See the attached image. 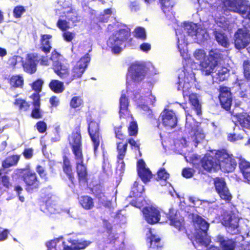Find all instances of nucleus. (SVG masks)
<instances>
[{
	"label": "nucleus",
	"mask_w": 250,
	"mask_h": 250,
	"mask_svg": "<svg viewBox=\"0 0 250 250\" xmlns=\"http://www.w3.org/2000/svg\"><path fill=\"white\" fill-rule=\"evenodd\" d=\"M91 58L88 53L85 54L76 63L70 70L69 67L58 61H54L52 68L59 78L66 85L75 80L81 78L84 73Z\"/></svg>",
	"instance_id": "obj_1"
},
{
	"label": "nucleus",
	"mask_w": 250,
	"mask_h": 250,
	"mask_svg": "<svg viewBox=\"0 0 250 250\" xmlns=\"http://www.w3.org/2000/svg\"><path fill=\"white\" fill-rule=\"evenodd\" d=\"M206 53L204 49H196L194 52L195 58L200 61V70L203 74L208 76L214 72L215 68L218 65L222 58L221 51L217 49H212L208 55L206 57Z\"/></svg>",
	"instance_id": "obj_2"
},
{
	"label": "nucleus",
	"mask_w": 250,
	"mask_h": 250,
	"mask_svg": "<svg viewBox=\"0 0 250 250\" xmlns=\"http://www.w3.org/2000/svg\"><path fill=\"white\" fill-rule=\"evenodd\" d=\"M192 168L200 171L203 168L207 172L215 171L219 168V159L220 157H185Z\"/></svg>",
	"instance_id": "obj_3"
},
{
	"label": "nucleus",
	"mask_w": 250,
	"mask_h": 250,
	"mask_svg": "<svg viewBox=\"0 0 250 250\" xmlns=\"http://www.w3.org/2000/svg\"><path fill=\"white\" fill-rule=\"evenodd\" d=\"M130 36V29L128 27L119 29L109 37L107 45L114 54H119L122 51L121 46L128 40Z\"/></svg>",
	"instance_id": "obj_4"
},
{
	"label": "nucleus",
	"mask_w": 250,
	"mask_h": 250,
	"mask_svg": "<svg viewBox=\"0 0 250 250\" xmlns=\"http://www.w3.org/2000/svg\"><path fill=\"white\" fill-rule=\"evenodd\" d=\"M21 179L25 183V189L28 193H32L40 187L41 182L36 173L30 169H24L21 172Z\"/></svg>",
	"instance_id": "obj_5"
},
{
	"label": "nucleus",
	"mask_w": 250,
	"mask_h": 250,
	"mask_svg": "<svg viewBox=\"0 0 250 250\" xmlns=\"http://www.w3.org/2000/svg\"><path fill=\"white\" fill-rule=\"evenodd\" d=\"M127 71V77H130L134 82L139 83L146 78L147 68L145 64L136 62L130 64Z\"/></svg>",
	"instance_id": "obj_6"
},
{
	"label": "nucleus",
	"mask_w": 250,
	"mask_h": 250,
	"mask_svg": "<svg viewBox=\"0 0 250 250\" xmlns=\"http://www.w3.org/2000/svg\"><path fill=\"white\" fill-rule=\"evenodd\" d=\"M213 184L215 191L221 200H224L226 203H230L232 196L227 185L224 178L215 177L213 179Z\"/></svg>",
	"instance_id": "obj_7"
},
{
	"label": "nucleus",
	"mask_w": 250,
	"mask_h": 250,
	"mask_svg": "<svg viewBox=\"0 0 250 250\" xmlns=\"http://www.w3.org/2000/svg\"><path fill=\"white\" fill-rule=\"evenodd\" d=\"M223 2L224 6L229 11L239 14L242 17L245 15L250 16V5L244 4L243 1H238L237 0H224Z\"/></svg>",
	"instance_id": "obj_8"
},
{
	"label": "nucleus",
	"mask_w": 250,
	"mask_h": 250,
	"mask_svg": "<svg viewBox=\"0 0 250 250\" xmlns=\"http://www.w3.org/2000/svg\"><path fill=\"white\" fill-rule=\"evenodd\" d=\"M186 127L189 132L193 133L196 143L204 139L205 135L203 129L199 126V123L195 122L192 118V116L188 113L186 114Z\"/></svg>",
	"instance_id": "obj_9"
},
{
	"label": "nucleus",
	"mask_w": 250,
	"mask_h": 250,
	"mask_svg": "<svg viewBox=\"0 0 250 250\" xmlns=\"http://www.w3.org/2000/svg\"><path fill=\"white\" fill-rule=\"evenodd\" d=\"M218 90L219 93L218 98L221 107L227 111H230L232 103L230 88L221 85L219 86Z\"/></svg>",
	"instance_id": "obj_10"
},
{
	"label": "nucleus",
	"mask_w": 250,
	"mask_h": 250,
	"mask_svg": "<svg viewBox=\"0 0 250 250\" xmlns=\"http://www.w3.org/2000/svg\"><path fill=\"white\" fill-rule=\"evenodd\" d=\"M239 218L232 212H225L223 215L222 224L231 235L238 233Z\"/></svg>",
	"instance_id": "obj_11"
},
{
	"label": "nucleus",
	"mask_w": 250,
	"mask_h": 250,
	"mask_svg": "<svg viewBox=\"0 0 250 250\" xmlns=\"http://www.w3.org/2000/svg\"><path fill=\"white\" fill-rule=\"evenodd\" d=\"M69 144L75 156H83L82 136L80 125L76 127L75 131L72 132L69 140Z\"/></svg>",
	"instance_id": "obj_12"
},
{
	"label": "nucleus",
	"mask_w": 250,
	"mask_h": 250,
	"mask_svg": "<svg viewBox=\"0 0 250 250\" xmlns=\"http://www.w3.org/2000/svg\"><path fill=\"white\" fill-rule=\"evenodd\" d=\"M250 43V34L248 30L242 28L237 30L234 35V44L235 48L241 50Z\"/></svg>",
	"instance_id": "obj_13"
},
{
	"label": "nucleus",
	"mask_w": 250,
	"mask_h": 250,
	"mask_svg": "<svg viewBox=\"0 0 250 250\" xmlns=\"http://www.w3.org/2000/svg\"><path fill=\"white\" fill-rule=\"evenodd\" d=\"M142 212L144 219L150 225L155 224L160 220V211L157 208L153 206L150 205L143 208Z\"/></svg>",
	"instance_id": "obj_14"
},
{
	"label": "nucleus",
	"mask_w": 250,
	"mask_h": 250,
	"mask_svg": "<svg viewBox=\"0 0 250 250\" xmlns=\"http://www.w3.org/2000/svg\"><path fill=\"white\" fill-rule=\"evenodd\" d=\"M88 132L93 143L95 155L97 156L98 155L97 150L100 146V139L101 137L99 123L95 121H91L88 123Z\"/></svg>",
	"instance_id": "obj_15"
},
{
	"label": "nucleus",
	"mask_w": 250,
	"mask_h": 250,
	"mask_svg": "<svg viewBox=\"0 0 250 250\" xmlns=\"http://www.w3.org/2000/svg\"><path fill=\"white\" fill-rule=\"evenodd\" d=\"M38 62V54L28 53L26 55L25 60L22 61V66L24 71L30 74H33L37 71Z\"/></svg>",
	"instance_id": "obj_16"
},
{
	"label": "nucleus",
	"mask_w": 250,
	"mask_h": 250,
	"mask_svg": "<svg viewBox=\"0 0 250 250\" xmlns=\"http://www.w3.org/2000/svg\"><path fill=\"white\" fill-rule=\"evenodd\" d=\"M29 98L32 100L31 104L32 109L30 116L35 119H41L43 117V112L41 108V96L38 94H32Z\"/></svg>",
	"instance_id": "obj_17"
},
{
	"label": "nucleus",
	"mask_w": 250,
	"mask_h": 250,
	"mask_svg": "<svg viewBox=\"0 0 250 250\" xmlns=\"http://www.w3.org/2000/svg\"><path fill=\"white\" fill-rule=\"evenodd\" d=\"M162 122L166 128L172 129L177 126L178 121L172 110L165 109L162 115Z\"/></svg>",
	"instance_id": "obj_18"
},
{
	"label": "nucleus",
	"mask_w": 250,
	"mask_h": 250,
	"mask_svg": "<svg viewBox=\"0 0 250 250\" xmlns=\"http://www.w3.org/2000/svg\"><path fill=\"white\" fill-rule=\"evenodd\" d=\"M137 173L142 181L145 184L149 182L152 178V174L149 168L146 167V164L143 159L137 162Z\"/></svg>",
	"instance_id": "obj_19"
},
{
	"label": "nucleus",
	"mask_w": 250,
	"mask_h": 250,
	"mask_svg": "<svg viewBox=\"0 0 250 250\" xmlns=\"http://www.w3.org/2000/svg\"><path fill=\"white\" fill-rule=\"evenodd\" d=\"M167 215L168 219L170 221L169 224L171 226H173L179 231L183 232V233L187 232L184 219H178L173 210H169Z\"/></svg>",
	"instance_id": "obj_20"
},
{
	"label": "nucleus",
	"mask_w": 250,
	"mask_h": 250,
	"mask_svg": "<svg viewBox=\"0 0 250 250\" xmlns=\"http://www.w3.org/2000/svg\"><path fill=\"white\" fill-rule=\"evenodd\" d=\"M222 160L219 159V167L224 172H233L237 166V162L233 157H222Z\"/></svg>",
	"instance_id": "obj_21"
},
{
	"label": "nucleus",
	"mask_w": 250,
	"mask_h": 250,
	"mask_svg": "<svg viewBox=\"0 0 250 250\" xmlns=\"http://www.w3.org/2000/svg\"><path fill=\"white\" fill-rule=\"evenodd\" d=\"M67 250H80L85 249L90 244L88 241H82L75 237H70L66 241Z\"/></svg>",
	"instance_id": "obj_22"
},
{
	"label": "nucleus",
	"mask_w": 250,
	"mask_h": 250,
	"mask_svg": "<svg viewBox=\"0 0 250 250\" xmlns=\"http://www.w3.org/2000/svg\"><path fill=\"white\" fill-rule=\"evenodd\" d=\"M77 159L78 161L76 166V171L79 182L80 183H87L88 174L86 167L83 164V157H77Z\"/></svg>",
	"instance_id": "obj_23"
},
{
	"label": "nucleus",
	"mask_w": 250,
	"mask_h": 250,
	"mask_svg": "<svg viewBox=\"0 0 250 250\" xmlns=\"http://www.w3.org/2000/svg\"><path fill=\"white\" fill-rule=\"evenodd\" d=\"M210 240L208 238L207 232L196 231L192 240V243L195 248L199 246L207 247L210 243Z\"/></svg>",
	"instance_id": "obj_24"
},
{
	"label": "nucleus",
	"mask_w": 250,
	"mask_h": 250,
	"mask_svg": "<svg viewBox=\"0 0 250 250\" xmlns=\"http://www.w3.org/2000/svg\"><path fill=\"white\" fill-rule=\"evenodd\" d=\"M161 8L166 16L171 19L174 17L173 8L175 4L174 0H159Z\"/></svg>",
	"instance_id": "obj_25"
},
{
	"label": "nucleus",
	"mask_w": 250,
	"mask_h": 250,
	"mask_svg": "<svg viewBox=\"0 0 250 250\" xmlns=\"http://www.w3.org/2000/svg\"><path fill=\"white\" fill-rule=\"evenodd\" d=\"M52 36L50 34H43L41 36L40 40V49L45 54H48L52 48L51 39Z\"/></svg>",
	"instance_id": "obj_26"
},
{
	"label": "nucleus",
	"mask_w": 250,
	"mask_h": 250,
	"mask_svg": "<svg viewBox=\"0 0 250 250\" xmlns=\"http://www.w3.org/2000/svg\"><path fill=\"white\" fill-rule=\"evenodd\" d=\"M148 232L149 235L146 237V241L149 244V247L154 250H161L163 247V244L161 242V238L153 234L150 229L148 230Z\"/></svg>",
	"instance_id": "obj_27"
},
{
	"label": "nucleus",
	"mask_w": 250,
	"mask_h": 250,
	"mask_svg": "<svg viewBox=\"0 0 250 250\" xmlns=\"http://www.w3.org/2000/svg\"><path fill=\"white\" fill-rule=\"evenodd\" d=\"M48 250H67L66 242L62 238H57L46 244Z\"/></svg>",
	"instance_id": "obj_28"
},
{
	"label": "nucleus",
	"mask_w": 250,
	"mask_h": 250,
	"mask_svg": "<svg viewBox=\"0 0 250 250\" xmlns=\"http://www.w3.org/2000/svg\"><path fill=\"white\" fill-rule=\"evenodd\" d=\"M238 166L244 178L250 183V162L243 157H240Z\"/></svg>",
	"instance_id": "obj_29"
},
{
	"label": "nucleus",
	"mask_w": 250,
	"mask_h": 250,
	"mask_svg": "<svg viewBox=\"0 0 250 250\" xmlns=\"http://www.w3.org/2000/svg\"><path fill=\"white\" fill-rule=\"evenodd\" d=\"M193 223L196 231L200 232H207L208 229L209 224L201 216L196 215L193 218Z\"/></svg>",
	"instance_id": "obj_30"
},
{
	"label": "nucleus",
	"mask_w": 250,
	"mask_h": 250,
	"mask_svg": "<svg viewBox=\"0 0 250 250\" xmlns=\"http://www.w3.org/2000/svg\"><path fill=\"white\" fill-rule=\"evenodd\" d=\"M178 83V90L182 91L184 98L192 93L191 87L192 83L188 81V77H185L184 80L182 81H179Z\"/></svg>",
	"instance_id": "obj_31"
},
{
	"label": "nucleus",
	"mask_w": 250,
	"mask_h": 250,
	"mask_svg": "<svg viewBox=\"0 0 250 250\" xmlns=\"http://www.w3.org/2000/svg\"><path fill=\"white\" fill-rule=\"evenodd\" d=\"M129 100L125 93H122L119 99V114L120 117H124V115L129 112Z\"/></svg>",
	"instance_id": "obj_32"
},
{
	"label": "nucleus",
	"mask_w": 250,
	"mask_h": 250,
	"mask_svg": "<svg viewBox=\"0 0 250 250\" xmlns=\"http://www.w3.org/2000/svg\"><path fill=\"white\" fill-rule=\"evenodd\" d=\"M236 122L242 128L250 130V115L247 113L237 114L234 116Z\"/></svg>",
	"instance_id": "obj_33"
},
{
	"label": "nucleus",
	"mask_w": 250,
	"mask_h": 250,
	"mask_svg": "<svg viewBox=\"0 0 250 250\" xmlns=\"http://www.w3.org/2000/svg\"><path fill=\"white\" fill-rule=\"evenodd\" d=\"M63 170L71 182V185H69V186L73 188L74 187L75 182L74 174L72 172L71 166L67 157H63Z\"/></svg>",
	"instance_id": "obj_34"
},
{
	"label": "nucleus",
	"mask_w": 250,
	"mask_h": 250,
	"mask_svg": "<svg viewBox=\"0 0 250 250\" xmlns=\"http://www.w3.org/2000/svg\"><path fill=\"white\" fill-rule=\"evenodd\" d=\"M79 203L85 210L91 209L94 207V199L88 195L81 196L79 199Z\"/></svg>",
	"instance_id": "obj_35"
},
{
	"label": "nucleus",
	"mask_w": 250,
	"mask_h": 250,
	"mask_svg": "<svg viewBox=\"0 0 250 250\" xmlns=\"http://www.w3.org/2000/svg\"><path fill=\"white\" fill-rule=\"evenodd\" d=\"M64 81H60L58 80H52L48 84L49 88L55 93H62L65 89Z\"/></svg>",
	"instance_id": "obj_36"
},
{
	"label": "nucleus",
	"mask_w": 250,
	"mask_h": 250,
	"mask_svg": "<svg viewBox=\"0 0 250 250\" xmlns=\"http://www.w3.org/2000/svg\"><path fill=\"white\" fill-rule=\"evenodd\" d=\"M218 242L223 250H234L235 242L232 239L225 238L223 236L218 238Z\"/></svg>",
	"instance_id": "obj_37"
},
{
	"label": "nucleus",
	"mask_w": 250,
	"mask_h": 250,
	"mask_svg": "<svg viewBox=\"0 0 250 250\" xmlns=\"http://www.w3.org/2000/svg\"><path fill=\"white\" fill-rule=\"evenodd\" d=\"M186 97L188 98L189 102L192 106V108L196 111L198 115L201 114V105L196 94L191 93Z\"/></svg>",
	"instance_id": "obj_38"
},
{
	"label": "nucleus",
	"mask_w": 250,
	"mask_h": 250,
	"mask_svg": "<svg viewBox=\"0 0 250 250\" xmlns=\"http://www.w3.org/2000/svg\"><path fill=\"white\" fill-rule=\"evenodd\" d=\"M42 210L45 213L52 214L56 212V205L51 198H48L41 206Z\"/></svg>",
	"instance_id": "obj_39"
},
{
	"label": "nucleus",
	"mask_w": 250,
	"mask_h": 250,
	"mask_svg": "<svg viewBox=\"0 0 250 250\" xmlns=\"http://www.w3.org/2000/svg\"><path fill=\"white\" fill-rule=\"evenodd\" d=\"M14 104L18 106L19 110L21 111H28L31 105V104L24 99L18 98L15 99Z\"/></svg>",
	"instance_id": "obj_40"
},
{
	"label": "nucleus",
	"mask_w": 250,
	"mask_h": 250,
	"mask_svg": "<svg viewBox=\"0 0 250 250\" xmlns=\"http://www.w3.org/2000/svg\"><path fill=\"white\" fill-rule=\"evenodd\" d=\"M214 35L216 40L220 45L225 47H227L229 45L228 38L224 33L218 31H215Z\"/></svg>",
	"instance_id": "obj_41"
},
{
	"label": "nucleus",
	"mask_w": 250,
	"mask_h": 250,
	"mask_svg": "<svg viewBox=\"0 0 250 250\" xmlns=\"http://www.w3.org/2000/svg\"><path fill=\"white\" fill-rule=\"evenodd\" d=\"M84 102L81 96L73 97L69 102V105L71 108L79 109L83 107Z\"/></svg>",
	"instance_id": "obj_42"
},
{
	"label": "nucleus",
	"mask_w": 250,
	"mask_h": 250,
	"mask_svg": "<svg viewBox=\"0 0 250 250\" xmlns=\"http://www.w3.org/2000/svg\"><path fill=\"white\" fill-rule=\"evenodd\" d=\"M187 27L188 35L191 36H194L197 38L199 36V31L203 30L202 28L198 26L197 24H190Z\"/></svg>",
	"instance_id": "obj_43"
},
{
	"label": "nucleus",
	"mask_w": 250,
	"mask_h": 250,
	"mask_svg": "<svg viewBox=\"0 0 250 250\" xmlns=\"http://www.w3.org/2000/svg\"><path fill=\"white\" fill-rule=\"evenodd\" d=\"M9 83L14 87H21L23 84V79L20 75H13L9 79Z\"/></svg>",
	"instance_id": "obj_44"
},
{
	"label": "nucleus",
	"mask_w": 250,
	"mask_h": 250,
	"mask_svg": "<svg viewBox=\"0 0 250 250\" xmlns=\"http://www.w3.org/2000/svg\"><path fill=\"white\" fill-rule=\"evenodd\" d=\"M43 84V81L41 79H38L30 84L32 89L35 91V93L33 94H38L39 95H40V93L42 90Z\"/></svg>",
	"instance_id": "obj_45"
},
{
	"label": "nucleus",
	"mask_w": 250,
	"mask_h": 250,
	"mask_svg": "<svg viewBox=\"0 0 250 250\" xmlns=\"http://www.w3.org/2000/svg\"><path fill=\"white\" fill-rule=\"evenodd\" d=\"M20 157H6L2 162V167L4 168H9L10 167L17 165Z\"/></svg>",
	"instance_id": "obj_46"
},
{
	"label": "nucleus",
	"mask_w": 250,
	"mask_h": 250,
	"mask_svg": "<svg viewBox=\"0 0 250 250\" xmlns=\"http://www.w3.org/2000/svg\"><path fill=\"white\" fill-rule=\"evenodd\" d=\"M134 36L138 39L145 40L146 38V32L145 29L142 27L136 28L134 31Z\"/></svg>",
	"instance_id": "obj_47"
},
{
	"label": "nucleus",
	"mask_w": 250,
	"mask_h": 250,
	"mask_svg": "<svg viewBox=\"0 0 250 250\" xmlns=\"http://www.w3.org/2000/svg\"><path fill=\"white\" fill-rule=\"evenodd\" d=\"M128 132L129 136H136L138 134V125L136 121H131L128 127Z\"/></svg>",
	"instance_id": "obj_48"
},
{
	"label": "nucleus",
	"mask_w": 250,
	"mask_h": 250,
	"mask_svg": "<svg viewBox=\"0 0 250 250\" xmlns=\"http://www.w3.org/2000/svg\"><path fill=\"white\" fill-rule=\"evenodd\" d=\"M26 11L25 8L22 5H18L13 9V16L16 19L21 18L22 14Z\"/></svg>",
	"instance_id": "obj_49"
},
{
	"label": "nucleus",
	"mask_w": 250,
	"mask_h": 250,
	"mask_svg": "<svg viewBox=\"0 0 250 250\" xmlns=\"http://www.w3.org/2000/svg\"><path fill=\"white\" fill-rule=\"evenodd\" d=\"M127 143L130 144L132 149L138 152V153H136V155L142 156V153L140 150V144L139 142L136 141L133 138H130L128 140Z\"/></svg>",
	"instance_id": "obj_50"
},
{
	"label": "nucleus",
	"mask_w": 250,
	"mask_h": 250,
	"mask_svg": "<svg viewBox=\"0 0 250 250\" xmlns=\"http://www.w3.org/2000/svg\"><path fill=\"white\" fill-rule=\"evenodd\" d=\"M158 180H163L165 182L169 177V174L164 168H161L157 171Z\"/></svg>",
	"instance_id": "obj_51"
},
{
	"label": "nucleus",
	"mask_w": 250,
	"mask_h": 250,
	"mask_svg": "<svg viewBox=\"0 0 250 250\" xmlns=\"http://www.w3.org/2000/svg\"><path fill=\"white\" fill-rule=\"evenodd\" d=\"M2 175V169H0V183H1L3 187L8 189L11 186L12 184L10 182V179L8 176Z\"/></svg>",
	"instance_id": "obj_52"
},
{
	"label": "nucleus",
	"mask_w": 250,
	"mask_h": 250,
	"mask_svg": "<svg viewBox=\"0 0 250 250\" xmlns=\"http://www.w3.org/2000/svg\"><path fill=\"white\" fill-rule=\"evenodd\" d=\"M145 190L144 186L140 184L138 182L135 181L132 187V191L134 195H137L138 193H142Z\"/></svg>",
	"instance_id": "obj_53"
},
{
	"label": "nucleus",
	"mask_w": 250,
	"mask_h": 250,
	"mask_svg": "<svg viewBox=\"0 0 250 250\" xmlns=\"http://www.w3.org/2000/svg\"><path fill=\"white\" fill-rule=\"evenodd\" d=\"M127 147V143L123 144L118 143L117 145V149L118 152V156H124L126 153Z\"/></svg>",
	"instance_id": "obj_54"
},
{
	"label": "nucleus",
	"mask_w": 250,
	"mask_h": 250,
	"mask_svg": "<svg viewBox=\"0 0 250 250\" xmlns=\"http://www.w3.org/2000/svg\"><path fill=\"white\" fill-rule=\"evenodd\" d=\"M244 75L245 78L250 80V61H245L243 62Z\"/></svg>",
	"instance_id": "obj_55"
},
{
	"label": "nucleus",
	"mask_w": 250,
	"mask_h": 250,
	"mask_svg": "<svg viewBox=\"0 0 250 250\" xmlns=\"http://www.w3.org/2000/svg\"><path fill=\"white\" fill-rule=\"evenodd\" d=\"M57 27L62 31H66L69 28V23L66 20L59 19L57 22Z\"/></svg>",
	"instance_id": "obj_56"
},
{
	"label": "nucleus",
	"mask_w": 250,
	"mask_h": 250,
	"mask_svg": "<svg viewBox=\"0 0 250 250\" xmlns=\"http://www.w3.org/2000/svg\"><path fill=\"white\" fill-rule=\"evenodd\" d=\"M194 168H184L182 170V175L186 178H190L194 175Z\"/></svg>",
	"instance_id": "obj_57"
},
{
	"label": "nucleus",
	"mask_w": 250,
	"mask_h": 250,
	"mask_svg": "<svg viewBox=\"0 0 250 250\" xmlns=\"http://www.w3.org/2000/svg\"><path fill=\"white\" fill-rule=\"evenodd\" d=\"M36 171L42 179H44L45 181L48 180L47 172L41 166L38 165L37 166Z\"/></svg>",
	"instance_id": "obj_58"
},
{
	"label": "nucleus",
	"mask_w": 250,
	"mask_h": 250,
	"mask_svg": "<svg viewBox=\"0 0 250 250\" xmlns=\"http://www.w3.org/2000/svg\"><path fill=\"white\" fill-rule=\"evenodd\" d=\"M36 128L41 133H44L47 130V125L43 121H38L36 124Z\"/></svg>",
	"instance_id": "obj_59"
},
{
	"label": "nucleus",
	"mask_w": 250,
	"mask_h": 250,
	"mask_svg": "<svg viewBox=\"0 0 250 250\" xmlns=\"http://www.w3.org/2000/svg\"><path fill=\"white\" fill-rule=\"evenodd\" d=\"M114 133L116 135V137L121 140H124L125 136L124 135L122 131V126L120 125L117 127H115L114 128Z\"/></svg>",
	"instance_id": "obj_60"
},
{
	"label": "nucleus",
	"mask_w": 250,
	"mask_h": 250,
	"mask_svg": "<svg viewBox=\"0 0 250 250\" xmlns=\"http://www.w3.org/2000/svg\"><path fill=\"white\" fill-rule=\"evenodd\" d=\"M69 14L70 15L68 16L67 18L68 21H71L73 23H77L80 21V17L77 12H70Z\"/></svg>",
	"instance_id": "obj_61"
},
{
	"label": "nucleus",
	"mask_w": 250,
	"mask_h": 250,
	"mask_svg": "<svg viewBox=\"0 0 250 250\" xmlns=\"http://www.w3.org/2000/svg\"><path fill=\"white\" fill-rule=\"evenodd\" d=\"M243 137L241 135H236L235 133H229L228 135V140L230 142H235L238 140H241Z\"/></svg>",
	"instance_id": "obj_62"
},
{
	"label": "nucleus",
	"mask_w": 250,
	"mask_h": 250,
	"mask_svg": "<svg viewBox=\"0 0 250 250\" xmlns=\"http://www.w3.org/2000/svg\"><path fill=\"white\" fill-rule=\"evenodd\" d=\"M103 169L104 172L107 175L111 174L112 173L111 166L109 163H106L104 159L103 165Z\"/></svg>",
	"instance_id": "obj_63"
},
{
	"label": "nucleus",
	"mask_w": 250,
	"mask_h": 250,
	"mask_svg": "<svg viewBox=\"0 0 250 250\" xmlns=\"http://www.w3.org/2000/svg\"><path fill=\"white\" fill-rule=\"evenodd\" d=\"M215 156H232V154H229L226 149L222 148L215 150Z\"/></svg>",
	"instance_id": "obj_64"
}]
</instances>
